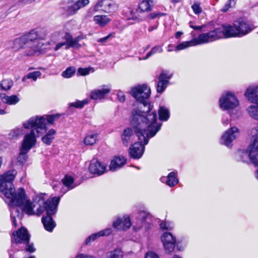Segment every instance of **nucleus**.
Segmentation results:
<instances>
[{"mask_svg":"<svg viewBox=\"0 0 258 258\" xmlns=\"http://www.w3.org/2000/svg\"><path fill=\"white\" fill-rule=\"evenodd\" d=\"M60 197H55L44 202V200L40 197L37 201L39 206L35 211L33 209L35 205L26 199L24 189L20 188L17 190V196L10 201V203L13 205L21 207L22 211L28 215L39 216L45 211L47 216L42 217V222L45 229L49 232H51L55 226V222L53 220L51 216L56 213Z\"/></svg>","mask_w":258,"mask_h":258,"instance_id":"obj_1","label":"nucleus"},{"mask_svg":"<svg viewBox=\"0 0 258 258\" xmlns=\"http://www.w3.org/2000/svg\"><path fill=\"white\" fill-rule=\"evenodd\" d=\"M137 110L132 112L131 124L140 140L149 142V139L153 137L160 130L161 124L157 122L156 113L152 110L153 105L147 100L140 102Z\"/></svg>","mask_w":258,"mask_h":258,"instance_id":"obj_2","label":"nucleus"},{"mask_svg":"<svg viewBox=\"0 0 258 258\" xmlns=\"http://www.w3.org/2000/svg\"><path fill=\"white\" fill-rule=\"evenodd\" d=\"M23 126L26 129L32 128L29 133L25 135L24 138L36 143V138L41 136L46 131L45 118L44 116H32L23 123Z\"/></svg>","mask_w":258,"mask_h":258,"instance_id":"obj_3","label":"nucleus"},{"mask_svg":"<svg viewBox=\"0 0 258 258\" xmlns=\"http://www.w3.org/2000/svg\"><path fill=\"white\" fill-rule=\"evenodd\" d=\"M238 31L235 22L233 25L224 24L208 33H205L208 42H211L223 38L238 37Z\"/></svg>","mask_w":258,"mask_h":258,"instance_id":"obj_4","label":"nucleus"},{"mask_svg":"<svg viewBox=\"0 0 258 258\" xmlns=\"http://www.w3.org/2000/svg\"><path fill=\"white\" fill-rule=\"evenodd\" d=\"M17 172L15 170H9L0 175V191L3 192L10 202L17 195L13 185Z\"/></svg>","mask_w":258,"mask_h":258,"instance_id":"obj_5","label":"nucleus"},{"mask_svg":"<svg viewBox=\"0 0 258 258\" xmlns=\"http://www.w3.org/2000/svg\"><path fill=\"white\" fill-rule=\"evenodd\" d=\"M37 36L36 29L31 30L27 34L23 36L28 48L25 51L26 55H37L45 52L44 49L43 48L44 43L38 40Z\"/></svg>","mask_w":258,"mask_h":258,"instance_id":"obj_6","label":"nucleus"},{"mask_svg":"<svg viewBox=\"0 0 258 258\" xmlns=\"http://www.w3.org/2000/svg\"><path fill=\"white\" fill-rule=\"evenodd\" d=\"M249 136L251 137V143L248 146L249 157L250 162L258 167V125L251 130Z\"/></svg>","mask_w":258,"mask_h":258,"instance_id":"obj_7","label":"nucleus"},{"mask_svg":"<svg viewBox=\"0 0 258 258\" xmlns=\"http://www.w3.org/2000/svg\"><path fill=\"white\" fill-rule=\"evenodd\" d=\"M64 38V42L59 43L55 49V51H58L62 47H64L66 49H69L70 48L78 49L82 45L79 42L83 39L81 36H78L73 38V36L69 33H66L63 37Z\"/></svg>","mask_w":258,"mask_h":258,"instance_id":"obj_8","label":"nucleus"},{"mask_svg":"<svg viewBox=\"0 0 258 258\" xmlns=\"http://www.w3.org/2000/svg\"><path fill=\"white\" fill-rule=\"evenodd\" d=\"M239 101L236 97L230 92L223 94L219 99L220 108L224 110H229L236 107Z\"/></svg>","mask_w":258,"mask_h":258,"instance_id":"obj_9","label":"nucleus"},{"mask_svg":"<svg viewBox=\"0 0 258 258\" xmlns=\"http://www.w3.org/2000/svg\"><path fill=\"white\" fill-rule=\"evenodd\" d=\"M153 6L152 0H143L139 3L138 8L136 11L131 12L132 19L139 21H143L144 19L141 14L151 11Z\"/></svg>","mask_w":258,"mask_h":258,"instance_id":"obj_10","label":"nucleus"},{"mask_svg":"<svg viewBox=\"0 0 258 258\" xmlns=\"http://www.w3.org/2000/svg\"><path fill=\"white\" fill-rule=\"evenodd\" d=\"M150 88L145 84L138 85L131 91V95L139 102L146 100L150 96Z\"/></svg>","mask_w":258,"mask_h":258,"instance_id":"obj_11","label":"nucleus"},{"mask_svg":"<svg viewBox=\"0 0 258 258\" xmlns=\"http://www.w3.org/2000/svg\"><path fill=\"white\" fill-rule=\"evenodd\" d=\"M207 39L206 33H202L199 35L197 38L192 39L190 41L183 42L177 45L175 51H179L184 49L188 47L207 43Z\"/></svg>","mask_w":258,"mask_h":258,"instance_id":"obj_12","label":"nucleus"},{"mask_svg":"<svg viewBox=\"0 0 258 258\" xmlns=\"http://www.w3.org/2000/svg\"><path fill=\"white\" fill-rule=\"evenodd\" d=\"M116 9V5L111 0H98L94 7L96 12L101 10L108 13L114 12Z\"/></svg>","mask_w":258,"mask_h":258,"instance_id":"obj_13","label":"nucleus"},{"mask_svg":"<svg viewBox=\"0 0 258 258\" xmlns=\"http://www.w3.org/2000/svg\"><path fill=\"white\" fill-rule=\"evenodd\" d=\"M239 131L235 126L231 127L222 135L221 139V144L229 146L233 141L239 136Z\"/></svg>","mask_w":258,"mask_h":258,"instance_id":"obj_14","label":"nucleus"},{"mask_svg":"<svg viewBox=\"0 0 258 258\" xmlns=\"http://www.w3.org/2000/svg\"><path fill=\"white\" fill-rule=\"evenodd\" d=\"M29 239L30 235L27 230L25 228L22 227L13 233L12 242L16 244L27 243L29 241Z\"/></svg>","mask_w":258,"mask_h":258,"instance_id":"obj_15","label":"nucleus"},{"mask_svg":"<svg viewBox=\"0 0 258 258\" xmlns=\"http://www.w3.org/2000/svg\"><path fill=\"white\" fill-rule=\"evenodd\" d=\"M139 142L135 143L129 149V154L130 156L134 159H139L143 155L145 147V141L140 140L138 138Z\"/></svg>","mask_w":258,"mask_h":258,"instance_id":"obj_16","label":"nucleus"},{"mask_svg":"<svg viewBox=\"0 0 258 258\" xmlns=\"http://www.w3.org/2000/svg\"><path fill=\"white\" fill-rule=\"evenodd\" d=\"M36 143L24 138L19 155L17 158L20 164L25 163L27 159V154Z\"/></svg>","mask_w":258,"mask_h":258,"instance_id":"obj_17","label":"nucleus"},{"mask_svg":"<svg viewBox=\"0 0 258 258\" xmlns=\"http://www.w3.org/2000/svg\"><path fill=\"white\" fill-rule=\"evenodd\" d=\"M89 2V0H78L71 5H69L68 2V5L64 7L63 10L67 15L73 16L76 14L80 9L87 6Z\"/></svg>","mask_w":258,"mask_h":258,"instance_id":"obj_18","label":"nucleus"},{"mask_svg":"<svg viewBox=\"0 0 258 258\" xmlns=\"http://www.w3.org/2000/svg\"><path fill=\"white\" fill-rule=\"evenodd\" d=\"M161 240L165 250L167 252H172L175 245V238L171 233L165 232L161 237Z\"/></svg>","mask_w":258,"mask_h":258,"instance_id":"obj_19","label":"nucleus"},{"mask_svg":"<svg viewBox=\"0 0 258 258\" xmlns=\"http://www.w3.org/2000/svg\"><path fill=\"white\" fill-rule=\"evenodd\" d=\"M172 74L167 72L163 71L158 77L159 81L157 85V91L159 93H162L169 83V80L171 78Z\"/></svg>","mask_w":258,"mask_h":258,"instance_id":"obj_20","label":"nucleus"},{"mask_svg":"<svg viewBox=\"0 0 258 258\" xmlns=\"http://www.w3.org/2000/svg\"><path fill=\"white\" fill-rule=\"evenodd\" d=\"M131 225L130 219L126 216L117 218L112 224L113 228L120 230H125L128 229Z\"/></svg>","mask_w":258,"mask_h":258,"instance_id":"obj_21","label":"nucleus"},{"mask_svg":"<svg viewBox=\"0 0 258 258\" xmlns=\"http://www.w3.org/2000/svg\"><path fill=\"white\" fill-rule=\"evenodd\" d=\"M106 166L96 159H93L90 164L89 170L90 173L100 175L106 171Z\"/></svg>","mask_w":258,"mask_h":258,"instance_id":"obj_22","label":"nucleus"},{"mask_svg":"<svg viewBox=\"0 0 258 258\" xmlns=\"http://www.w3.org/2000/svg\"><path fill=\"white\" fill-rule=\"evenodd\" d=\"M236 27L238 31V37H241L249 33L254 28L252 25L243 21L235 22Z\"/></svg>","mask_w":258,"mask_h":258,"instance_id":"obj_23","label":"nucleus"},{"mask_svg":"<svg viewBox=\"0 0 258 258\" xmlns=\"http://www.w3.org/2000/svg\"><path fill=\"white\" fill-rule=\"evenodd\" d=\"M135 136L136 135L131 128H125L121 135V140L123 145L125 146H128L129 144L133 142Z\"/></svg>","mask_w":258,"mask_h":258,"instance_id":"obj_24","label":"nucleus"},{"mask_svg":"<svg viewBox=\"0 0 258 258\" xmlns=\"http://www.w3.org/2000/svg\"><path fill=\"white\" fill-rule=\"evenodd\" d=\"M245 96L250 102L258 104V86L248 88L245 93Z\"/></svg>","mask_w":258,"mask_h":258,"instance_id":"obj_25","label":"nucleus"},{"mask_svg":"<svg viewBox=\"0 0 258 258\" xmlns=\"http://www.w3.org/2000/svg\"><path fill=\"white\" fill-rule=\"evenodd\" d=\"M126 160L123 157H115L112 159L109 165V169L114 171L121 167L125 163Z\"/></svg>","mask_w":258,"mask_h":258,"instance_id":"obj_26","label":"nucleus"},{"mask_svg":"<svg viewBox=\"0 0 258 258\" xmlns=\"http://www.w3.org/2000/svg\"><path fill=\"white\" fill-rule=\"evenodd\" d=\"M110 91V89L109 88L94 90L90 93V98L94 100L102 99Z\"/></svg>","mask_w":258,"mask_h":258,"instance_id":"obj_27","label":"nucleus"},{"mask_svg":"<svg viewBox=\"0 0 258 258\" xmlns=\"http://www.w3.org/2000/svg\"><path fill=\"white\" fill-rule=\"evenodd\" d=\"M63 36L64 34L59 32H55L52 34L50 36V40L47 42V44L50 45L55 44V46L53 49L55 51V48L59 43L64 42Z\"/></svg>","mask_w":258,"mask_h":258,"instance_id":"obj_28","label":"nucleus"},{"mask_svg":"<svg viewBox=\"0 0 258 258\" xmlns=\"http://www.w3.org/2000/svg\"><path fill=\"white\" fill-rule=\"evenodd\" d=\"M160 180L162 182L166 183L170 187L174 186L178 182V179L176 177L175 172L169 173L167 177H162Z\"/></svg>","mask_w":258,"mask_h":258,"instance_id":"obj_29","label":"nucleus"},{"mask_svg":"<svg viewBox=\"0 0 258 258\" xmlns=\"http://www.w3.org/2000/svg\"><path fill=\"white\" fill-rule=\"evenodd\" d=\"M0 98L4 103L9 105H15L20 100L17 95L7 96L6 94L2 93H0Z\"/></svg>","mask_w":258,"mask_h":258,"instance_id":"obj_30","label":"nucleus"},{"mask_svg":"<svg viewBox=\"0 0 258 258\" xmlns=\"http://www.w3.org/2000/svg\"><path fill=\"white\" fill-rule=\"evenodd\" d=\"M94 21L101 27H104L111 21L106 15H96L93 18Z\"/></svg>","mask_w":258,"mask_h":258,"instance_id":"obj_31","label":"nucleus"},{"mask_svg":"<svg viewBox=\"0 0 258 258\" xmlns=\"http://www.w3.org/2000/svg\"><path fill=\"white\" fill-rule=\"evenodd\" d=\"M13 45L14 48L17 50L20 48H24L26 49L25 50H27L28 49L27 43H26L23 36L15 39L14 41Z\"/></svg>","mask_w":258,"mask_h":258,"instance_id":"obj_32","label":"nucleus"},{"mask_svg":"<svg viewBox=\"0 0 258 258\" xmlns=\"http://www.w3.org/2000/svg\"><path fill=\"white\" fill-rule=\"evenodd\" d=\"M61 181L68 190H71L76 186L74 183V178L71 176L66 175L62 179Z\"/></svg>","mask_w":258,"mask_h":258,"instance_id":"obj_33","label":"nucleus"},{"mask_svg":"<svg viewBox=\"0 0 258 258\" xmlns=\"http://www.w3.org/2000/svg\"><path fill=\"white\" fill-rule=\"evenodd\" d=\"M236 158L238 161L244 163H248L250 159L249 157L248 148L246 152L244 151H238L235 154Z\"/></svg>","mask_w":258,"mask_h":258,"instance_id":"obj_34","label":"nucleus"},{"mask_svg":"<svg viewBox=\"0 0 258 258\" xmlns=\"http://www.w3.org/2000/svg\"><path fill=\"white\" fill-rule=\"evenodd\" d=\"M159 118L161 121H166L170 117L169 109L165 106H160L158 110Z\"/></svg>","mask_w":258,"mask_h":258,"instance_id":"obj_35","label":"nucleus"},{"mask_svg":"<svg viewBox=\"0 0 258 258\" xmlns=\"http://www.w3.org/2000/svg\"><path fill=\"white\" fill-rule=\"evenodd\" d=\"M56 132L53 129L50 130L48 133L42 138L43 143L47 145H49L54 138Z\"/></svg>","mask_w":258,"mask_h":258,"instance_id":"obj_36","label":"nucleus"},{"mask_svg":"<svg viewBox=\"0 0 258 258\" xmlns=\"http://www.w3.org/2000/svg\"><path fill=\"white\" fill-rule=\"evenodd\" d=\"M246 110L251 118L258 120V106L251 105L247 108Z\"/></svg>","mask_w":258,"mask_h":258,"instance_id":"obj_37","label":"nucleus"},{"mask_svg":"<svg viewBox=\"0 0 258 258\" xmlns=\"http://www.w3.org/2000/svg\"><path fill=\"white\" fill-rule=\"evenodd\" d=\"M97 141V135L91 134L88 135L84 139V144L86 145L92 146Z\"/></svg>","mask_w":258,"mask_h":258,"instance_id":"obj_38","label":"nucleus"},{"mask_svg":"<svg viewBox=\"0 0 258 258\" xmlns=\"http://www.w3.org/2000/svg\"><path fill=\"white\" fill-rule=\"evenodd\" d=\"M123 252L119 248H116L108 253L107 258H122Z\"/></svg>","mask_w":258,"mask_h":258,"instance_id":"obj_39","label":"nucleus"},{"mask_svg":"<svg viewBox=\"0 0 258 258\" xmlns=\"http://www.w3.org/2000/svg\"><path fill=\"white\" fill-rule=\"evenodd\" d=\"M88 103L87 100H83L82 101L77 100L74 102L70 103L69 107H74L76 108H82Z\"/></svg>","mask_w":258,"mask_h":258,"instance_id":"obj_40","label":"nucleus"},{"mask_svg":"<svg viewBox=\"0 0 258 258\" xmlns=\"http://www.w3.org/2000/svg\"><path fill=\"white\" fill-rule=\"evenodd\" d=\"M13 85V82L10 79H5L1 81L0 85L1 88L5 91L9 90Z\"/></svg>","mask_w":258,"mask_h":258,"instance_id":"obj_41","label":"nucleus"},{"mask_svg":"<svg viewBox=\"0 0 258 258\" xmlns=\"http://www.w3.org/2000/svg\"><path fill=\"white\" fill-rule=\"evenodd\" d=\"M24 134V129L22 127H17L12 130L9 136L12 138H17Z\"/></svg>","mask_w":258,"mask_h":258,"instance_id":"obj_42","label":"nucleus"},{"mask_svg":"<svg viewBox=\"0 0 258 258\" xmlns=\"http://www.w3.org/2000/svg\"><path fill=\"white\" fill-rule=\"evenodd\" d=\"M76 69L74 67H70L62 73V76L65 78L71 77L75 73Z\"/></svg>","mask_w":258,"mask_h":258,"instance_id":"obj_43","label":"nucleus"},{"mask_svg":"<svg viewBox=\"0 0 258 258\" xmlns=\"http://www.w3.org/2000/svg\"><path fill=\"white\" fill-rule=\"evenodd\" d=\"M41 73L39 71H35L28 73L26 76H25L23 81H24L26 79H32L33 81H36L38 77L40 76Z\"/></svg>","mask_w":258,"mask_h":258,"instance_id":"obj_44","label":"nucleus"},{"mask_svg":"<svg viewBox=\"0 0 258 258\" xmlns=\"http://www.w3.org/2000/svg\"><path fill=\"white\" fill-rule=\"evenodd\" d=\"M36 30L37 32V34L38 35L37 37L38 40L40 41V40H44L46 38L48 34V32L45 29L40 28L36 29Z\"/></svg>","mask_w":258,"mask_h":258,"instance_id":"obj_45","label":"nucleus"},{"mask_svg":"<svg viewBox=\"0 0 258 258\" xmlns=\"http://www.w3.org/2000/svg\"><path fill=\"white\" fill-rule=\"evenodd\" d=\"M59 114H51V115H46L44 116L45 118V121L47 120V122L53 124L56 119L60 117Z\"/></svg>","mask_w":258,"mask_h":258,"instance_id":"obj_46","label":"nucleus"},{"mask_svg":"<svg viewBox=\"0 0 258 258\" xmlns=\"http://www.w3.org/2000/svg\"><path fill=\"white\" fill-rule=\"evenodd\" d=\"M162 51L163 49L161 46H156L152 48L151 50L147 54L145 59H146L148 58L150 56L154 54H155L156 53H161L162 52Z\"/></svg>","mask_w":258,"mask_h":258,"instance_id":"obj_47","label":"nucleus"},{"mask_svg":"<svg viewBox=\"0 0 258 258\" xmlns=\"http://www.w3.org/2000/svg\"><path fill=\"white\" fill-rule=\"evenodd\" d=\"M100 236L98 234V232L96 233L93 234L89 236L86 240V244H89L94 241L97 238L99 237Z\"/></svg>","mask_w":258,"mask_h":258,"instance_id":"obj_48","label":"nucleus"},{"mask_svg":"<svg viewBox=\"0 0 258 258\" xmlns=\"http://www.w3.org/2000/svg\"><path fill=\"white\" fill-rule=\"evenodd\" d=\"M192 9L196 14H199L202 11V9L200 6V4L196 3L191 6Z\"/></svg>","mask_w":258,"mask_h":258,"instance_id":"obj_49","label":"nucleus"},{"mask_svg":"<svg viewBox=\"0 0 258 258\" xmlns=\"http://www.w3.org/2000/svg\"><path fill=\"white\" fill-rule=\"evenodd\" d=\"M25 245V250L29 252H33L35 251V248L34 247L33 243H29V241L27 243H23Z\"/></svg>","mask_w":258,"mask_h":258,"instance_id":"obj_50","label":"nucleus"},{"mask_svg":"<svg viewBox=\"0 0 258 258\" xmlns=\"http://www.w3.org/2000/svg\"><path fill=\"white\" fill-rule=\"evenodd\" d=\"M112 232V229L111 228H106L101 230L98 232V234L100 236H107L110 235Z\"/></svg>","mask_w":258,"mask_h":258,"instance_id":"obj_51","label":"nucleus"},{"mask_svg":"<svg viewBox=\"0 0 258 258\" xmlns=\"http://www.w3.org/2000/svg\"><path fill=\"white\" fill-rule=\"evenodd\" d=\"M166 15L165 13H160V12H153L150 13L149 15V17L151 19H154L156 18H159L162 16H164Z\"/></svg>","mask_w":258,"mask_h":258,"instance_id":"obj_52","label":"nucleus"},{"mask_svg":"<svg viewBox=\"0 0 258 258\" xmlns=\"http://www.w3.org/2000/svg\"><path fill=\"white\" fill-rule=\"evenodd\" d=\"M139 218L141 219L142 222L145 221L150 217V215L146 212L141 211L139 213Z\"/></svg>","mask_w":258,"mask_h":258,"instance_id":"obj_53","label":"nucleus"},{"mask_svg":"<svg viewBox=\"0 0 258 258\" xmlns=\"http://www.w3.org/2000/svg\"><path fill=\"white\" fill-rule=\"evenodd\" d=\"M235 1L234 0H229V3L225 5L224 8L222 9V11L226 12L228 10V9L235 5Z\"/></svg>","mask_w":258,"mask_h":258,"instance_id":"obj_54","label":"nucleus"},{"mask_svg":"<svg viewBox=\"0 0 258 258\" xmlns=\"http://www.w3.org/2000/svg\"><path fill=\"white\" fill-rule=\"evenodd\" d=\"M90 69L88 68H80L78 70V73L82 76H85L89 73Z\"/></svg>","mask_w":258,"mask_h":258,"instance_id":"obj_55","label":"nucleus"},{"mask_svg":"<svg viewBox=\"0 0 258 258\" xmlns=\"http://www.w3.org/2000/svg\"><path fill=\"white\" fill-rule=\"evenodd\" d=\"M145 258H159V257L156 253L149 251L146 253Z\"/></svg>","mask_w":258,"mask_h":258,"instance_id":"obj_56","label":"nucleus"},{"mask_svg":"<svg viewBox=\"0 0 258 258\" xmlns=\"http://www.w3.org/2000/svg\"><path fill=\"white\" fill-rule=\"evenodd\" d=\"M76 258H97L96 256L83 253L78 254Z\"/></svg>","mask_w":258,"mask_h":258,"instance_id":"obj_57","label":"nucleus"},{"mask_svg":"<svg viewBox=\"0 0 258 258\" xmlns=\"http://www.w3.org/2000/svg\"><path fill=\"white\" fill-rule=\"evenodd\" d=\"M111 35V34H109V35L104 37L100 38L97 40V42L101 43H105L107 41V40L110 37Z\"/></svg>","mask_w":258,"mask_h":258,"instance_id":"obj_58","label":"nucleus"},{"mask_svg":"<svg viewBox=\"0 0 258 258\" xmlns=\"http://www.w3.org/2000/svg\"><path fill=\"white\" fill-rule=\"evenodd\" d=\"M117 97L120 102H123L125 100V96L121 92H118Z\"/></svg>","mask_w":258,"mask_h":258,"instance_id":"obj_59","label":"nucleus"},{"mask_svg":"<svg viewBox=\"0 0 258 258\" xmlns=\"http://www.w3.org/2000/svg\"><path fill=\"white\" fill-rule=\"evenodd\" d=\"M190 27L194 29V30H202L204 27V25L201 26H194L191 24V22H190Z\"/></svg>","mask_w":258,"mask_h":258,"instance_id":"obj_60","label":"nucleus"},{"mask_svg":"<svg viewBox=\"0 0 258 258\" xmlns=\"http://www.w3.org/2000/svg\"><path fill=\"white\" fill-rule=\"evenodd\" d=\"M160 228L163 229H168V226H167V223L166 222H162L160 224Z\"/></svg>","mask_w":258,"mask_h":258,"instance_id":"obj_61","label":"nucleus"},{"mask_svg":"<svg viewBox=\"0 0 258 258\" xmlns=\"http://www.w3.org/2000/svg\"><path fill=\"white\" fill-rule=\"evenodd\" d=\"M34 1L35 0H20V2H21L22 3H23L25 4L31 3L33 2H34Z\"/></svg>","mask_w":258,"mask_h":258,"instance_id":"obj_62","label":"nucleus"},{"mask_svg":"<svg viewBox=\"0 0 258 258\" xmlns=\"http://www.w3.org/2000/svg\"><path fill=\"white\" fill-rule=\"evenodd\" d=\"M157 28V26H150L148 28V31L149 32H151L153 30H155Z\"/></svg>","mask_w":258,"mask_h":258,"instance_id":"obj_63","label":"nucleus"},{"mask_svg":"<svg viewBox=\"0 0 258 258\" xmlns=\"http://www.w3.org/2000/svg\"><path fill=\"white\" fill-rule=\"evenodd\" d=\"M182 34V32L178 31L175 33V37L176 38H178Z\"/></svg>","mask_w":258,"mask_h":258,"instance_id":"obj_64","label":"nucleus"}]
</instances>
